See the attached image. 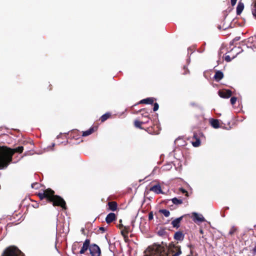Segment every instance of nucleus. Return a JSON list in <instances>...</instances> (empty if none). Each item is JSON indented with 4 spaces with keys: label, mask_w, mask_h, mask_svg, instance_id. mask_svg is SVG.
I'll use <instances>...</instances> for the list:
<instances>
[{
    "label": "nucleus",
    "mask_w": 256,
    "mask_h": 256,
    "mask_svg": "<svg viewBox=\"0 0 256 256\" xmlns=\"http://www.w3.org/2000/svg\"><path fill=\"white\" fill-rule=\"evenodd\" d=\"M24 150L22 146H19L12 149L6 147L0 148V170L6 168L12 162V156L14 152L21 153Z\"/></svg>",
    "instance_id": "nucleus-1"
},
{
    "label": "nucleus",
    "mask_w": 256,
    "mask_h": 256,
    "mask_svg": "<svg viewBox=\"0 0 256 256\" xmlns=\"http://www.w3.org/2000/svg\"><path fill=\"white\" fill-rule=\"evenodd\" d=\"M38 196L40 200L46 198L47 200L52 202L54 206H60L63 209L66 208L65 201L61 197L54 195V192L51 189L48 188L43 192H39Z\"/></svg>",
    "instance_id": "nucleus-2"
},
{
    "label": "nucleus",
    "mask_w": 256,
    "mask_h": 256,
    "mask_svg": "<svg viewBox=\"0 0 256 256\" xmlns=\"http://www.w3.org/2000/svg\"><path fill=\"white\" fill-rule=\"evenodd\" d=\"M2 256H24V254L15 246H10L6 249Z\"/></svg>",
    "instance_id": "nucleus-3"
},
{
    "label": "nucleus",
    "mask_w": 256,
    "mask_h": 256,
    "mask_svg": "<svg viewBox=\"0 0 256 256\" xmlns=\"http://www.w3.org/2000/svg\"><path fill=\"white\" fill-rule=\"evenodd\" d=\"M89 251L91 256H100L101 254L100 247L95 244L90 245Z\"/></svg>",
    "instance_id": "nucleus-4"
},
{
    "label": "nucleus",
    "mask_w": 256,
    "mask_h": 256,
    "mask_svg": "<svg viewBox=\"0 0 256 256\" xmlns=\"http://www.w3.org/2000/svg\"><path fill=\"white\" fill-rule=\"evenodd\" d=\"M192 219L194 222H202L206 221L204 218L202 214H198L196 212L192 213Z\"/></svg>",
    "instance_id": "nucleus-5"
},
{
    "label": "nucleus",
    "mask_w": 256,
    "mask_h": 256,
    "mask_svg": "<svg viewBox=\"0 0 256 256\" xmlns=\"http://www.w3.org/2000/svg\"><path fill=\"white\" fill-rule=\"evenodd\" d=\"M90 240L89 239H86L83 243L82 246L80 251V254H84L87 250H90Z\"/></svg>",
    "instance_id": "nucleus-6"
},
{
    "label": "nucleus",
    "mask_w": 256,
    "mask_h": 256,
    "mask_svg": "<svg viewBox=\"0 0 256 256\" xmlns=\"http://www.w3.org/2000/svg\"><path fill=\"white\" fill-rule=\"evenodd\" d=\"M218 92L220 96L222 98H228L232 96V92L230 90H219Z\"/></svg>",
    "instance_id": "nucleus-7"
},
{
    "label": "nucleus",
    "mask_w": 256,
    "mask_h": 256,
    "mask_svg": "<svg viewBox=\"0 0 256 256\" xmlns=\"http://www.w3.org/2000/svg\"><path fill=\"white\" fill-rule=\"evenodd\" d=\"M184 216H182L173 220L171 224L174 228H178L180 226V222L182 220Z\"/></svg>",
    "instance_id": "nucleus-8"
},
{
    "label": "nucleus",
    "mask_w": 256,
    "mask_h": 256,
    "mask_svg": "<svg viewBox=\"0 0 256 256\" xmlns=\"http://www.w3.org/2000/svg\"><path fill=\"white\" fill-rule=\"evenodd\" d=\"M174 238L176 240L182 241L184 238V234L181 231H178L174 234Z\"/></svg>",
    "instance_id": "nucleus-9"
},
{
    "label": "nucleus",
    "mask_w": 256,
    "mask_h": 256,
    "mask_svg": "<svg viewBox=\"0 0 256 256\" xmlns=\"http://www.w3.org/2000/svg\"><path fill=\"white\" fill-rule=\"evenodd\" d=\"M116 216L114 213L110 212L108 214L106 218V221L107 224H110L115 220Z\"/></svg>",
    "instance_id": "nucleus-10"
},
{
    "label": "nucleus",
    "mask_w": 256,
    "mask_h": 256,
    "mask_svg": "<svg viewBox=\"0 0 256 256\" xmlns=\"http://www.w3.org/2000/svg\"><path fill=\"white\" fill-rule=\"evenodd\" d=\"M150 190L154 192L156 194H162L161 187L160 184H156L150 188Z\"/></svg>",
    "instance_id": "nucleus-11"
},
{
    "label": "nucleus",
    "mask_w": 256,
    "mask_h": 256,
    "mask_svg": "<svg viewBox=\"0 0 256 256\" xmlns=\"http://www.w3.org/2000/svg\"><path fill=\"white\" fill-rule=\"evenodd\" d=\"M223 77H224V74H223L222 72L220 70L216 71L214 76V78L217 82H219L220 80H221L223 78Z\"/></svg>",
    "instance_id": "nucleus-12"
},
{
    "label": "nucleus",
    "mask_w": 256,
    "mask_h": 256,
    "mask_svg": "<svg viewBox=\"0 0 256 256\" xmlns=\"http://www.w3.org/2000/svg\"><path fill=\"white\" fill-rule=\"evenodd\" d=\"M244 8V4L241 2H239L236 7V14L240 15Z\"/></svg>",
    "instance_id": "nucleus-13"
},
{
    "label": "nucleus",
    "mask_w": 256,
    "mask_h": 256,
    "mask_svg": "<svg viewBox=\"0 0 256 256\" xmlns=\"http://www.w3.org/2000/svg\"><path fill=\"white\" fill-rule=\"evenodd\" d=\"M154 102V98H146L143 99L140 102V104H152Z\"/></svg>",
    "instance_id": "nucleus-14"
},
{
    "label": "nucleus",
    "mask_w": 256,
    "mask_h": 256,
    "mask_svg": "<svg viewBox=\"0 0 256 256\" xmlns=\"http://www.w3.org/2000/svg\"><path fill=\"white\" fill-rule=\"evenodd\" d=\"M108 208L112 211H114L117 208V204L115 202H110L108 203Z\"/></svg>",
    "instance_id": "nucleus-15"
},
{
    "label": "nucleus",
    "mask_w": 256,
    "mask_h": 256,
    "mask_svg": "<svg viewBox=\"0 0 256 256\" xmlns=\"http://www.w3.org/2000/svg\"><path fill=\"white\" fill-rule=\"evenodd\" d=\"M211 126L214 128H220L219 122L218 120L212 119L210 120Z\"/></svg>",
    "instance_id": "nucleus-16"
},
{
    "label": "nucleus",
    "mask_w": 256,
    "mask_h": 256,
    "mask_svg": "<svg viewBox=\"0 0 256 256\" xmlns=\"http://www.w3.org/2000/svg\"><path fill=\"white\" fill-rule=\"evenodd\" d=\"M94 131L93 128H90L88 130H86V131L83 132H82V136H86L90 134H92Z\"/></svg>",
    "instance_id": "nucleus-17"
},
{
    "label": "nucleus",
    "mask_w": 256,
    "mask_h": 256,
    "mask_svg": "<svg viewBox=\"0 0 256 256\" xmlns=\"http://www.w3.org/2000/svg\"><path fill=\"white\" fill-rule=\"evenodd\" d=\"M172 202L176 205H179L182 203V200L181 199H178L176 198H174L171 199Z\"/></svg>",
    "instance_id": "nucleus-18"
},
{
    "label": "nucleus",
    "mask_w": 256,
    "mask_h": 256,
    "mask_svg": "<svg viewBox=\"0 0 256 256\" xmlns=\"http://www.w3.org/2000/svg\"><path fill=\"white\" fill-rule=\"evenodd\" d=\"M159 212L162 214L166 217H168L170 215V212L166 209H160L159 210Z\"/></svg>",
    "instance_id": "nucleus-19"
},
{
    "label": "nucleus",
    "mask_w": 256,
    "mask_h": 256,
    "mask_svg": "<svg viewBox=\"0 0 256 256\" xmlns=\"http://www.w3.org/2000/svg\"><path fill=\"white\" fill-rule=\"evenodd\" d=\"M110 113L108 112L106 113L105 114H103L100 118L101 121L102 122H104L110 117Z\"/></svg>",
    "instance_id": "nucleus-20"
},
{
    "label": "nucleus",
    "mask_w": 256,
    "mask_h": 256,
    "mask_svg": "<svg viewBox=\"0 0 256 256\" xmlns=\"http://www.w3.org/2000/svg\"><path fill=\"white\" fill-rule=\"evenodd\" d=\"M121 234L122 236L124 237V239L128 238V231L127 230V228L124 227V229L121 230Z\"/></svg>",
    "instance_id": "nucleus-21"
},
{
    "label": "nucleus",
    "mask_w": 256,
    "mask_h": 256,
    "mask_svg": "<svg viewBox=\"0 0 256 256\" xmlns=\"http://www.w3.org/2000/svg\"><path fill=\"white\" fill-rule=\"evenodd\" d=\"M144 124L143 122H140L138 120H135L134 122V126L138 128H139L142 129V128L141 127L140 125Z\"/></svg>",
    "instance_id": "nucleus-22"
},
{
    "label": "nucleus",
    "mask_w": 256,
    "mask_h": 256,
    "mask_svg": "<svg viewBox=\"0 0 256 256\" xmlns=\"http://www.w3.org/2000/svg\"><path fill=\"white\" fill-rule=\"evenodd\" d=\"M200 144V141L199 139H196V141L192 142V146L194 147H198Z\"/></svg>",
    "instance_id": "nucleus-23"
},
{
    "label": "nucleus",
    "mask_w": 256,
    "mask_h": 256,
    "mask_svg": "<svg viewBox=\"0 0 256 256\" xmlns=\"http://www.w3.org/2000/svg\"><path fill=\"white\" fill-rule=\"evenodd\" d=\"M40 186V184L38 182L33 183L31 185L32 188L34 189H38L39 188Z\"/></svg>",
    "instance_id": "nucleus-24"
},
{
    "label": "nucleus",
    "mask_w": 256,
    "mask_h": 256,
    "mask_svg": "<svg viewBox=\"0 0 256 256\" xmlns=\"http://www.w3.org/2000/svg\"><path fill=\"white\" fill-rule=\"evenodd\" d=\"M236 228L234 226H232L231 228V229L230 230L228 234L230 235H232L236 232Z\"/></svg>",
    "instance_id": "nucleus-25"
},
{
    "label": "nucleus",
    "mask_w": 256,
    "mask_h": 256,
    "mask_svg": "<svg viewBox=\"0 0 256 256\" xmlns=\"http://www.w3.org/2000/svg\"><path fill=\"white\" fill-rule=\"evenodd\" d=\"M252 14L256 18V0L254 6V8L252 10Z\"/></svg>",
    "instance_id": "nucleus-26"
},
{
    "label": "nucleus",
    "mask_w": 256,
    "mask_h": 256,
    "mask_svg": "<svg viewBox=\"0 0 256 256\" xmlns=\"http://www.w3.org/2000/svg\"><path fill=\"white\" fill-rule=\"evenodd\" d=\"M158 108H159L158 104L156 102L154 103V105L153 110L154 112H156L158 110Z\"/></svg>",
    "instance_id": "nucleus-27"
},
{
    "label": "nucleus",
    "mask_w": 256,
    "mask_h": 256,
    "mask_svg": "<svg viewBox=\"0 0 256 256\" xmlns=\"http://www.w3.org/2000/svg\"><path fill=\"white\" fill-rule=\"evenodd\" d=\"M236 100H237V98L236 97L233 96V97L231 98L230 103L232 104L233 105V104H235Z\"/></svg>",
    "instance_id": "nucleus-28"
},
{
    "label": "nucleus",
    "mask_w": 256,
    "mask_h": 256,
    "mask_svg": "<svg viewBox=\"0 0 256 256\" xmlns=\"http://www.w3.org/2000/svg\"><path fill=\"white\" fill-rule=\"evenodd\" d=\"M154 218V215L152 212H150L148 214V220H152Z\"/></svg>",
    "instance_id": "nucleus-29"
},
{
    "label": "nucleus",
    "mask_w": 256,
    "mask_h": 256,
    "mask_svg": "<svg viewBox=\"0 0 256 256\" xmlns=\"http://www.w3.org/2000/svg\"><path fill=\"white\" fill-rule=\"evenodd\" d=\"M224 60L227 62H230L231 61L232 59L230 56H225Z\"/></svg>",
    "instance_id": "nucleus-30"
},
{
    "label": "nucleus",
    "mask_w": 256,
    "mask_h": 256,
    "mask_svg": "<svg viewBox=\"0 0 256 256\" xmlns=\"http://www.w3.org/2000/svg\"><path fill=\"white\" fill-rule=\"evenodd\" d=\"M236 1H237V0H230L232 6H234L236 4Z\"/></svg>",
    "instance_id": "nucleus-31"
},
{
    "label": "nucleus",
    "mask_w": 256,
    "mask_h": 256,
    "mask_svg": "<svg viewBox=\"0 0 256 256\" xmlns=\"http://www.w3.org/2000/svg\"><path fill=\"white\" fill-rule=\"evenodd\" d=\"M240 36H236V37L234 40H233V42H232V43L234 42H236V41H238L240 40Z\"/></svg>",
    "instance_id": "nucleus-32"
},
{
    "label": "nucleus",
    "mask_w": 256,
    "mask_h": 256,
    "mask_svg": "<svg viewBox=\"0 0 256 256\" xmlns=\"http://www.w3.org/2000/svg\"><path fill=\"white\" fill-rule=\"evenodd\" d=\"M180 191H181L183 194H185V193H186V194H188V192H187V191H186V190H184V188H180Z\"/></svg>",
    "instance_id": "nucleus-33"
},
{
    "label": "nucleus",
    "mask_w": 256,
    "mask_h": 256,
    "mask_svg": "<svg viewBox=\"0 0 256 256\" xmlns=\"http://www.w3.org/2000/svg\"><path fill=\"white\" fill-rule=\"evenodd\" d=\"M227 28H228V27H227V26H226V27L223 26L222 28L221 26H218V28L219 30H220L221 28H223L224 30H226V29Z\"/></svg>",
    "instance_id": "nucleus-34"
},
{
    "label": "nucleus",
    "mask_w": 256,
    "mask_h": 256,
    "mask_svg": "<svg viewBox=\"0 0 256 256\" xmlns=\"http://www.w3.org/2000/svg\"><path fill=\"white\" fill-rule=\"evenodd\" d=\"M253 253L254 254H256V246L254 247V248H253Z\"/></svg>",
    "instance_id": "nucleus-35"
},
{
    "label": "nucleus",
    "mask_w": 256,
    "mask_h": 256,
    "mask_svg": "<svg viewBox=\"0 0 256 256\" xmlns=\"http://www.w3.org/2000/svg\"><path fill=\"white\" fill-rule=\"evenodd\" d=\"M99 229H100V230H102V232H104L105 230H106L105 228H104V227H100V228Z\"/></svg>",
    "instance_id": "nucleus-36"
},
{
    "label": "nucleus",
    "mask_w": 256,
    "mask_h": 256,
    "mask_svg": "<svg viewBox=\"0 0 256 256\" xmlns=\"http://www.w3.org/2000/svg\"><path fill=\"white\" fill-rule=\"evenodd\" d=\"M34 206V208H38V204H36V205H35V206Z\"/></svg>",
    "instance_id": "nucleus-37"
},
{
    "label": "nucleus",
    "mask_w": 256,
    "mask_h": 256,
    "mask_svg": "<svg viewBox=\"0 0 256 256\" xmlns=\"http://www.w3.org/2000/svg\"><path fill=\"white\" fill-rule=\"evenodd\" d=\"M148 122V120H146V121L144 122H144V123H146Z\"/></svg>",
    "instance_id": "nucleus-38"
},
{
    "label": "nucleus",
    "mask_w": 256,
    "mask_h": 256,
    "mask_svg": "<svg viewBox=\"0 0 256 256\" xmlns=\"http://www.w3.org/2000/svg\"><path fill=\"white\" fill-rule=\"evenodd\" d=\"M54 145H55V144H54V143H53V144H52V147H53V146H54Z\"/></svg>",
    "instance_id": "nucleus-39"
},
{
    "label": "nucleus",
    "mask_w": 256,
    "mask_h": 256,
    "mask_svg": "<svg viewBox=\"0 0 256 256\" xmlns=\"http://www.w3.org/2000/svg\"><path fill=\"white\" fill-rule=\"evenodd\" d=\"M18 161H16V162H13V163L16 164V163L18 162Z\"/></svg>",
    "instance_id": "nucleus-40"
},
{
    "label": "nucleus",
    "mask_w": 256,
    "mask_h": 256,
    "mask_svg": "<svg viewBox=\"0 0 256 256\" xmlns=\"http://www.w3.org/2000/svg\"><path fill=\"white\" fill-rule=\"evenodd\" d=\"M158 234H159L160 235H162V234H160V232H158Z\"/></svg>",
    "instance_id": "nucleus-41"
},
{
    "label": "nucleus",
    "mask_w": 256,
    "mask_h": 256,
    "mask_svg": "<svg viewBox=\"0 0 256 256\" xmlns=\"http://www.w3.org/2000/svg\"><path fill=\"white\" fill-rule=\"evenodd\" d=\"M59 137H60V136H57V138H59Z\"/></svg>",
    "instance_id": "nucleus-42"
},
{
    "label": "nucleus",
    "mask_w": 256,
    "mask_h": 256,
    "mask_svg": "<svg viewBox=\"0 0 256 256\" xmlns=\"http://www.w3.org/2000/svg\"><path fill=\"white\" fill-rule=\"evenodd\" d=\"M190 256V255H188V256Z\"/></svg>",
    "instance_id": "nucleus-43"
}]
</instances>
